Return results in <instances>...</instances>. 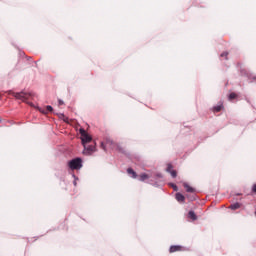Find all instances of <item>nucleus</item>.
<instances>
[{"mask_svg":"<svg viewBox=\"0 0 256 256\" xmlns=\"http://www.w3.org/2000/svg\"><path fill=\"white\" fill-rule=\"evenodd\" d=\"M176 251H181V246H171L170 253H175Z\"/></svg>","mask_w":256,"mask_h":256,"instance_id":"nucleus-10","label":"nucleus"},{"mask_svg":"<svg viewBox=\"0 0 256 256\" xmlns=\"http://www.w3.org/2000/svg\"><path fill=\"white\" fill-rule=\"evenodd\" d=\"M236 98H237V94H235V93H231L229 95V101H233V99H236Z\"/></svg>","mask_w":256,"mask_h":256,"instance_id":"nucleus-16","label":"nucleus"},{"mask_svg":"<svg viewBox=\"0 0 256 256\" xmlns=\"http://www.w3.org/2000/svg\"><path fill=\"white\" fill-rule=\"evenodd\" d=\"M101 147L102 149H104V151H107V147H109L110 149H115V147H117V144H115L112 140H107L106 143H101Z\"/></svg>","mask_w":256,"mask_h":256,"instance_id":"nucleus-3","label":"nucleus"},{"mask_svg":"<svg viewBox=\"0 0 256 256\" xmlns=\"http://www.w3.org/2000/svg\"><path fill=\"white\" fill-rule=\"evenodd\" d=\"M227 55H229V53L224 52V53L221 54V57H227Z\"/></svg>","mask_w":256,"mask_h":256,"instance_id":"nucleus-17","label":"nucleus"},{"mask_svg":"<svg viewBox=\"0 0 256 256\" xmlns=\"http://www.w3.org/2000/svg\"><path fill=\"white\" fill-rule=\"evenodd\" d=\"M68 167L71 171H79L83 167V160L81 158H74L68 162Z\"/></svg>","mask_w":256,"mask_h":256,"instance_id":"nucleus-1","label":"nucleus"},{"mask_svg":"<svg viewBox=\"0 0 256 256\" xmlns=\"http://www.w3.org/2000/svg\"><path fill=\"white\" fill-rule=\"evenodd\" d=\"M59 105H63V100H59Z\"/></svg>","mask_w":256,"mask_h":256,"instance_id":"nucleus-19","label":"nucleus"},{"mask_svg":"<svg viewBox=\"0 0 256 256\" xmlns=\"http://www.w3.org/2000/svg\"><path fill=\"white\" fill-rule=\"evenodd\" d=\"M128 175H131L133 179H137V173L132 168L127 169Z\"/></svg>","mask_w":256,"mask_h":256,"instance_id":"nucleus-9","label":"nucleus"},{"mask_svg":"<svg viewBox=\"0 0 256 256\" xmlns=\"http://www.w3.org/2000/svg\"><path fill=\"white\" fill-rule=\"evenodd\" d=\"M241 207V204L239 203H234L230 206V209H232L233 211L239 209Z\"/></svg>","mask_w":256,"mask_h":256,"instance_id":"nucleus-12","label":"nucleus"},{"mask_svg":"<svg viewBox=\"0 0 256 256\" xmlns=\"http://www.w3.org/2000/svg\"><path fill=\"white\" fill-rule=\"evenodd\" d=\"M176 200L179 203H183L185 201V196H183V194H181V193H176Z\"/></svg>","mask_w":256,"mask_h":256,"instance_id":"nucleus-7","label":"nucleus"},{"mask_svg":"<svg viewBox=\"0 0 256 256\" xmlns=\"http://www.w3.org/2000/svg\"><path fill=\"white\" fill-rule=\"evenodd\" d=\"M13 96L16 99H20V101H26V99H29V94L25 92H16V93H13Z\"/></svg>","mask_w":256,"mask_h":256,"instance_id":"nucleus-4","label":"nucleus"},{"mask_svg":"<svg viewBox=\"0 0 256 256\" xmlns=\"http://www.w3.org/2000/svg\"><path fill=\"white\" fill-rule=\"evenodd\" d=\"M80 135L83 147H85L87 143H91V141H93V137H91V135H89V133H87L83 128L80 129Z\"/></svg>","mask_w":256,"mask_h":256,"instance_id":"nucleus-2","label":"nucleus"},{"mask_svg":"<svg viewBox=\"0 0 256 256\" xmlns=\"http://www.w3.org/2000/svg\"><path fill=\"white\" fill-rule=\"evenodd\" d=\"M74 185H77V182H76V181H74Z\"/></svg>","mask_w":256,"mask_h":256,"instance_id":"nucleus-20","label":"nucleus"},{"mask_svg":"<svg viewBox=\"0 0 256 256\" xmlns=\"http://www.w3.org/2000/svg\"><path fill=\"white\" fill-rule=\"evenodd\" d=\"M95 151H96L95 146L85 145L83 153H84V155H93V153H95Z\"/></svg>","mask_w":256,"mask_h":256,"instance_id":"nucleus-5","label":"nucleus"},{"mask_svg":"<svg viewBox=\"0 0 256 256\" xmlns=\"http://www.w3.org/2000/svg\"><path fill=\"white\" fill-rule=\"evenodd\" d=\"M188 217H189L190 219H192V221H195V220L197 219V215H195V212H193V211H190V212L188 213Z\"/></svg>","mask_w":256,"mask_h":256,"instance_id":"nucleus-11","label":"nucleus"},{"mask_svg":"<svg viewBox=\"0 0 256 256\" xmlns=\"http://www.w3.org/2000/svg\"><path fill=\"white\" fill-rule=\"evenodd\" d=\"M172 187H173L174 191H177V185L172 184Z\"/></svg>","mask_w":256,"mask_h":256,"instance_id":"nucleus-18","label":"nucleus"},{"mask_svg":"<svg viewBox=\"0 0 256 256\" xmlns=\"http://www.w3.org/2000/svg\"><path fill=\"white\" fill-rule=\"evenodd\" d=\"M221 109H223V105H218V106L214 107V112L219 113V111H221Z\"/></svg>","mask_w":256,"mask_h":256,"instance_id":"nucleus-13","label":"nucleus"},{"mask_svg":"<svg viewBox=\"0 0 256 256\" xmlns=\"http://www.w3.org/2000/svg\"><path fill=\"white\" fill-rule=\"evenodd\" d=\"M167 171L172 177H177V172L173 170V166L171 164H168Z\"/></svg>","mask_w":256,"mask_h":256,"instance_id":"nucleus-6","label":"nucleus"},{"mask_svg":"<svg viewBox=\"0 0 256 256\" xmlns=\"http://www.w3.org/2000/svg\"><path fill=\"white\" fill-rule=\"evenodd\" d=\"M184 188L186 189L187 193H194L195 192V189L191 186H189V184L187 183H184Z\"/></svg>","mask_w":256,"mask_h":256,"instance_id":"nucleus-8","label":"nucleus"},{"mask_svg":"<svg viewBox=\"0 0 256 256\" xmlns=\"http://www.w3.org/2000/svg\"><path fill=\"white\" fill-rule=\"evenodd\" d=\"M146 179H149V175H147V174L140 175V181H145Z\"/></svg>","mask_w":256,"mask_h":256,"instance_id":"nucleus-14","label":"nucleus"},{"mask_svg":"<svg viewBox=\"0 0 256 256\" xmlns=\"http://www.w3.org/2000/svg\"><path fill=\"white\" fill-rule=\"evenodd\" d=\"M51 111H53V107L52 106H47L46 110L42 111V113H51Z\"/></svg>","mask_w":256,"mask_h":256,"instance_id":"nucleus-15","label":"nucleus"}]
</instances>
